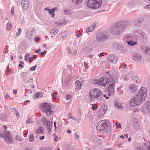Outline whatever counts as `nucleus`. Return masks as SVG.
I'll return each mask as SVG.
<instances>
[{
  "instance_id": "6ab92c4d",
  "label": "nucleus",
  "mask_w": 150,
  "mask_h": 150,
  "mask_svg": "<svg viewBox=\"0 0 150 150\" xmlns=\"http://www.w3.org/2000/svg\"><path fill=\"white\" fill-rule=\"evenodd\" d=\"M144 21V19L142 17H139L137 19L135 20V25L138 26H140L143 23Z\"/></svg>"
},
{
  "instance_id": "4be33fe9",
  "label": "nucleus",
  "mask_w": 150,
  "mask_h": 150,
  "mask_svg": "<svg viewBox=\"0 0 150 150\" xmlns=\"http://www.w3.org/2000/svg\"><path fill=\"white\" fill-rule=\"evenodd\" d=\"M107 83L108 86L110 85H115V81L113 78H108Z\"/></svg>"
},
{
  "instance_id": "8fccbe9b",
  "label": "nucleus",
  "mask_w": 150,
  "mask_h": 150,
  "mask_svg": "<svg viewBox=\"0 0 150 150\" xmlns=\"http://www.w3.org/2000/svg\"><path fill=\"white\" fill-rule=\"evenodd\" d=\"M115 125L118 128L120 129L121 127V126L120 125L118 122H116L115 124Z\"/></svg>"
},
{
  "instance_id": "79ce46f5",
  "label": "nucleus",
  "mask_w": 150,
  "mask_h": 150,
  "mask_svg": "<svg viewBox=\"0 0 150 150\" xmlns=\"http://www.w3.org/2000/svg\"><path fill=\"white\" fill-rule=\"evenodd\" d=\"M21 33V29L20 28H18V32H17L16 33V35L19 36Z\"/></svg>"
},
{
  "instance_id": "6e6552de",
  "label": "nucleus",
  "mask_w": 150,
  "mask_h": 150,
  "mask_svg": "<svg viewBox=\"0 0 150 150\" xmlns=\"http://www.w3.org/2000/svg\"><path fill=\"white\" fill-rule=\"evenodd\" d=\"M134 34L137 38H139L142 41H144L147 38L146 36L145 33L141 30H135L134 32Z\"/></svg>"
},
{
  "instance_id": "4c0bfd02",
  "label": "nucleus",
  "mask_w": 150,
  "mask_h": 150,
  "mask_svg": "<svg viewBox=\"0 0 150 150\" xmlns=\"http://www.w3.org/2000/svg\"><path fill=\"white\" fill-rule=\"evenodd\" d=\"M47 129V130H48V132L50 134L51 132V129H52V125H50V124L49 125H48L46 127Z\"/></svg>"
},
{
  "instance_id": "39448f33",
  "label": "nucleus",
  "mask_w": 150,
  "mask_h": 150,
  "mask_svg": "<svg viewBox=\"0 0 150 150\" xmlns=\"http://www.w3.org/2000/svg\"><path fill=\"white\" fill-rule=\"evenodd\" d=\"M41 110L45 113L47 116L53 115L54 112V111L51 110V105L47 103L41 104Z\"/></svg>"
},
{
  "instance_id": "9b49d317",
  "label": "nucleus",
  "mask_w": 150,
  "mask_h": 150,
  "mask_svg": "<svg viewBox=\"0 0 150 150\" xmlns=\"http://www.w3.org/2000/svg\"><path fill=\"white\" fill-rule=\"evenodd\" d=\"M109 37L107 34L103 33L100 34H97L96 38V40L99 43H102L106 41Z\"/></svg>"
},
{
  "instance_id": "dca6fc26",
  "label": "nucleus",
  "mask_w": 150,
  "mask_h": 150,
  "mask_svg": "<svg viewBox=\"0 0 150 150\" xmlns=\"http://www.w3.org/2000/svg\"><path fill=\"white\" fill-rule=\"evenodd\" d=\"M107 86V89L108 92V95L109 96L113 95L115 91V85H110Z\"/></svg>"
},
{
  "instance_id": "3c124183",
  "label": "nucleus",
  "mask_w": 150,
  "mask_h": 150,
  "mask_svg": "<svg viewBox=\"0 0 150 150\" xmlns=\"http://www.w3.org/2000/svg\"><path fill=\"white\" fill-rule=\"evenodd\" d=\"M14 8H13V7H12L11 8V15L12 16H13L14 15Z\"/></svg>"
},
{
  "instance_id": "5fc2aeb1",
  "label": "nucleus",
  "mask_w": 150,
  "mask_h": 150,
  "mask_svg": "<svg viewBox=\"0 0 150 150\" xmlns=\"http://www.w3.org/2000/svg\"><path fill=\"white\" fill-rule=\"evenodd\" d=\"M132 5H133V3L132 2H130L127 4V5L128 6H129V8L130 7V6H132Z\"/></svg>"
},
{
  "instance_id": "69168bd1",
  "label": "nucleus",
  "mask_w": 150,
  "mask_h": 150,
  "mask_svg": "<svg viewBox=\"0 0 150 150\" xmlns=\"http://www.w3.org/2000/svg\"><path fill=\"white\" fill-rule=\"evenodd\" d=\"M84 66L86 68L87 67H88V64L87 63H86V62H84Z\"/></svg>"
},
{
  "instance_id": "6e6d98bb",
  "label": "nucleus",
  "mask_w": 150,
  "mask_h": 150,
  "mask_svg": "<svg viewBox=\"0 0 150 150\" xmlns=\"http://www.w3.org/2000/svg\"><path fill=\"white\" fill-rule=\"evenodd\" d=\"M67 67L68 69H70V70H71L72 68L71 65H67Z\"/></svg>"
},
{
  "instance_id": "2eb2a0df",
  "label": "nucleus",
  "mask_w": 150,
  "mask_h": 150,
  "mask_svg": "<svg viewBox=\"0 0 150 150\" xmlns=\"http://www.w3.org/2000/svg\"><path fill=\"white\" fill-rule=\"evenodd\" d=\"M21 4L22 8L24 10L28 9L30 6L28 0H22Z\"/></svg>"
},
{
  "instance_id": "473e14b6",
  "label": "nucleus",
  "mask_w": 150,
  "mask_h": 150,
  "mask_svg": "<svg viewBox=\"0 0 150 150\" xmlns=\"http://www.w3.org/2000/svg\"><path fill=\"white\" fill-rule=\"evenodd\" d=\"M6 26L7 30L8 31H9L11 30L12 27V25L11 23L9 22L7 23Z\"/></svg>"
},
{
  "instance_id": "c9c22d12",
  "label": "nucleus",
  "mask_w": 150,
  "mask_h": 150,
  "mask_svg": "<svg viewBox=\"0 0 150 150\" xmlns=\"http://www.w3.org/2000/svg\"><path fill=\"white\" fill-rule=\"evenodd\" d=\"M107 130L105 131V132H107L108 133H110L112 131V129L111 127L110 126H108L107 125Z\"/></svg>"
},
{
  "instance_id": "37998d69",
  "label": "nucleus",
  "mask_w": 150,
  "mask_h": 150,
  "mask_svg": "<svg viewBox=\"0 0 150 150\" xmlns=\"http://www.w3.org/2000/svg\"><path fill=\"white\" fill-rule=\"evenodd\" d=\"M37 67V66L36 65H35V66L31 67L30 68V70L31 71H34L36 69V68Z\"/></svg>"
},
{
  "instance_id": "aec40b11",
  "label": "nucleus",
  "mask_w": 150,
  "mask_h": 150,
  "mask_svg": "<svg viewBox=\"0 0 150 150\" xmlns=\"http://www.w3.org/2000/svg\"><path fill=\"white\" fill-rule=\"evenodd\" d=\"M138 121L137 119H134L133 120V126L135 129H139L140 128V125L138 123Z\"/></svg>"
},
{
  "instance_id": "f704fd0d",
  "label": "nucleus",
  "mask_w": 150,
  "mask_h": 150,
  "mask_svg": "<svg viewBox=\"0 0 150 150\" xmlns=\"http://www.w3.org/2000/svg\"><path fill=\"white\" fill-rule=\"evenodd\" d=\"M73 77H74L73 76L68 75L65 77V79L69 82Z\"/></svg>"
},
{
  "instance_id": "0eeeda50",
  "label": "nucleus",
  "mask_w": 150,
  "mask_h": 150,
  "mask_svg": "<svg viewBox=\"0 0 150 150\" xmlns=\"http://www.w3.org/2000/svg\"><path fill=\"white\" fill-rule=\"evenodd\" d=\"M105 120L100 121L97 124L96 126L97 130L101 132H104L107 130V123L105 122Z\"/></svg>"
},
{
  "instance_id": "4468645a",
  "label": "nucleus",
  "mask_w": 150,
  "mask_h": 150,
  "mask_svg": "<svg viewBox=\"0 0 150 150\" xmlns=\"http://www.w3.org/2000/svg\"><path fill=\"white\" fill-rule=\"evenodd\" d=\"M132 58L135 61L139 62L142 60V57L140 54L135 52L133 53L132 55Z\"/></svg>"
},
{
  "instance_id": "7c9ffc66",
  "label": "nucleus",
  "mask_w": 150,
  "mask_h": 150,
  "mask_svg": "<svg viewBox=\"0 0 150 150\" xmlns=\"http://www.w3.org/2000/svg\"><path fill=\"white\" fill-rule=\"evenodd\" d=\"M58 30L57 29H53L50 31V34L51 35H56L58 32Z\"/></svg>"
},
{
  "instance_id": "338daca9",
  "label": "nucleus",
  "mask_w": 150,
  "mask_h": 150,
  "mask_svg": "<svg viewBox=\"0 0 150 150\" xmlns=\"http://www.w3.org/2000/svg\"><path fill=\"white\" fill-rule=\"evenodd\" d=\"M19 67H21V68H23L24 66L23 65L21 64H19Z\"/></svg>"
},
{
  "instance_id": "13d9d810",
  "label": "nucleus",
  "mask_w": 150,
  "mask_h": 150,
  "mask_svg": "<svg viewBox=\"0 0 150 150\" xmlns=\"http://www.w3.org/2000/svg\"><path fill=\"white\" fill-rule=\"evenodd\" d=\"M9 97V96L8 95H6L5 97V100H8V98Z\"/></svg>"
},
{
  "instance_id": "f8f14e48",
  "label": "nucleus",
  "mask_w": 150,
  "mask_h": 150,
  "mask_svg": "<svg viewBox=\"0 0 150 150\" xmlns=\"http://www.w3.org/2000/svg\"><path fill=\"white\" fill-rule=\"evenodd\" d=\"M107 82V77L105 76H103L100 79H97L96 80V84L104 87L108 86Z\"/></svg>"
},
{
  "instance_id": "f03ea898",
  "label": "nucleus",
  "mask_w": 150,
  "mask_h": 150,
  "mask_svg": "<svg viewBox=\"0 0 150 150\" xmlns=\"http://www.w3.org/2000/svg\"><path fill=\"white\" fill-rule=\"evenodd\" d=\"M129 25V23L123 21L116 23L111 27L110 32L115 35H119L125 31Z\"/></svg>"
},
{
  "instance_id": "c03bdc74",
  "label": "nucleus",
  "mask_w": 150,
  "mask_h": 150,
  "mask_svg": "<svg viewBox=\"0 0 150 150\" xmlns=\"http://www.w3.org/2000/svg\"><path fill=\"white\" fill-rule=\"evenodd\" d=\"M30 54H26L25 55V60L27 61L28 58L30 57Z\"/></svg>"
},
{
  "instance_id": "1a4fd4ad",
  "label": "nucleus",
  "mask_w": 150,
  "mask_h": 150,
  "mask_svg": "<svg viewBox=\"0 0 150 150\" xmlns=\"http://www.w3.org/2000/svg\"><path fill=\"white\" fill-rule=\"evenodd\" d=\"M21 77L25 83L32 82L33 81V78L29 76L28 73L22 72L21 74Z\"/></svg>"
},
{
  "instance_id": "c756f323",
  "label": "nucleus",
  "mask_w": 150,
  "mask_h": 150,
  "mask_svg": "<svg viewBox=\"0 0 150 150\" xmlns=\"http://www.w3.org/2000/svg\"><path fill=\"white\" fill-rule=\"evenodd\" d=\"M127 43L129 45L131 46H134L135 45H136L137 44V42H133L132 40L127 41Z\"/></svg>"
},
{
  "instance_id": "a18cd8bd",
  "label": "nucleus",
  "mask_w": 150,
  "mask_h": 150,
  "mask_svg": "<svg viewBox=\"0 0 150 150\" xmlns=\"http://www.w3.org/2000/svg\"><path fill=\"white\" fill-rule=\"evenodd\" d=\"M92 108L94 110H96L98 108L97 105L95 104L92 105Z\"/></svg>"
},
{
  "instance_id": "de8ad7c7",
  "label": "nucleus",
  "mask_w": 150,
  "mask_h": 150,
  "mask_svg": "<svg viewBox=\"0 0 150 150\" xmlns=\"http://www.w3.org/2000/svg\"><path fill=\"white\" fill-rule=\"evenodd\" d=\"M136 150H145V149L142 146H139L137 148Z\"/></svg>"
},
{
  "instance_id": "2f4dec72",
  "label": "nucleus",
  "mask_w": 150,
  "mask_h": 150,
  "mask_svg": "<svg viewBox=\"0 0 150 150\" xmlns=\"http://www.w3.org/2000/svg\"><path fill=\"white\" fill-rule=\"evenodd\" d=\"M71 1L72 3L76 5H78L80 4L83 0H71Z\"/></svg>"
},
{
  "instance_id": "5701e85b",
  "label": "nucleus",
  "mask_w": 150,
  "mask_h": 150,
  "mask_svg": "<svg viewBox=\"0 0 150 150\" xmlns=\"http://www.w3.org/2000/svg\"><path fill=\"white\" fill-rule=\"evenodd\" d=\"M114 106L115 108H117L122 109L123 108V106L121 105V103L118 101H115L114 104Z\"/></svg>"
},
{
  "instance_id": "a211bd4d",
  "label": "nucleus",
  "mask_w": 150,
  "mask_h": 150,
  "mask_svg": "<svg viewBox=\"0 0 150 150\" xmlns=\"http://www.w3.org/2000/svg\"><path fill=\"white\" fill-rule=\"evenodd\" d=\"M107 60L112 64H115L117 62L116 58L113 54L109 55L108 57Z\"/></svg>"
},
{
  "instance_id": "603ef678",
  "label": "nucleus",
  "mask_w": 150,
  "mask_h": 150,
  "mask_svg": "<svg viewBox=\"0 0 150 150\" xmlns=\"http://www.w3.org/2000/svg\"><path fill=\"white\" fill-rule=\"evenodd\" d=\"M71 97L70 95H68L65 98L66 100H70Z\"/></svg>"
},
{
  "instance_id": "ea45409f",
  "label": "nucleus",
  "mask_w": 150,
  "mask_h": 150,
  "mask_svg": "<svg viewBox=\"0 0 150 150\" xmlns=\"http://www.w3.org/2000/svg\"><path fill=\"white\" fill-rule=\"evenodd\" d=\"M15 139L18 141H21L23 140V138L18 135L16 136L15 138Z\"/></svg>"
},
{
  "instance_id": "58836bf2",
  "label": "nucleus",
  "mask_w": 150,
  "mask_h": 150,
  "mask_svg": "<svg viewBox=\"0 0 150 150\" xmlns=\"http://www.w3.org/2000/svg\"><path fill=\"white\" fill-rule=\"evenodd\" d=\"M57 92H54L52 94V96L53 98L54 99H56L57 98Z\"/></svg>"
},
{
  "instance_id": "bf43d9fd",
  "label": "nucleus",
  "mask_w": 150,
  "mask_h": 150,
  "mask_svg": "<svg viewBox=\"0 0 150 150\" xmlns=\"http://www.w3.org/2000/svg\"><path fill=\"white\" fill-rule=\"evenodd\" d=\"M46 54L45 53V51H42V52L40 53V55L41 56H42L44 54Z\"/></svg>"
},
{
  "instance_id": "864d4df0",
  "label": "nucleus",
  "mask_w": 150,
  "mask_h": 150,
  "mask_svg": "<svg viewBox=\"0 0 150 150\" xmlns=\"http://www.w3.org/2000/svg\"><path fill=\"white\" fill-rule=\"evenodd\" d=\"M68 117L69 118H71V119H73V120L75 119V117H73L71 114L70 113H69V114Z\"/></svg>"
},
{
  "instance_id": "49530a36",
  "label": "nucleus",
  "mask_w": 150,
  "mask_h": 150,
  "mask_svg": "<svg viewBox=\"0 0 150 150\" xmlns=\"http://www.w3.org/2000/svg\"><path fill=\"white\" fill-rule=\"evenodd\" d=\"M12 110L15 112V113H16V115L17 116H19L20 115L19 113L18 112V111L16 110V109L13 108H12Z\"/></svg>"
},
{
  "instance_id": "4d7b16f0",
  "label": "nucleus",
  "mask_w": 150,
  "mask_h": 150,
  "mask_svg": "<svg viewBox=\"0 0 150 150\" xmlns=\"http://www.w3.org/2000/svg\"><path fill=\"white\" fill-rule=\"evenodd\" d=\"M41 50L39 49L38 50H35V52L36 53H39L41 52Z\"/></svg>"
},
{
  "instance_id": "7ed1b4c3",
  "label": "nucleus",
  "mask_w": 150,
  "mask_h": 150,
  "mask_svg": "<svg viewBox=\"0 0 150 150\" xmlns=\"http://www.w3.org/2000/svg\"><path fill=\"white\" fill-rule=\"evenodd\" d=\"M89 94L90 99L92 102H98L102 98L103 93L101 91L97 88L91 90Z\"/></svg>"
},
{
  "instance_id": "ddd939ff",
  "label": "nucleus",
  "mask_w": 150,
  "mask_h": 150,
  "mask_svg": "<svg viewBox=\"0 0 150 150\" xmlns=\"http://www.w3.org/2000/svg\"><path fill=\"white\" fill-rule=\"evenodd\" d=\"M35 31L32 28H29L27 30L26 33V37L28 40H31L33 38L35 35Z\"/></svg>"
},
{
  "instance_id": "a878e982",
  "label": "nucleus",
  "mask_w": 150,
  "mask_h": 150,
  "mask_svg": "<svg viewBox=\"0 0 150 150\" xmlns=\"http://www.w3.org/2000/svg\"><path fill=\"white\" fill-rule=\"evenodd\" d=\"M137 86L135 85H132L130 86V90L132 92H135L137 91Z\"/></svg>"
},
{
  "instance_id": "20e7f679",
  "label": "nucleus",
  "mask_w": 150,
  "mask_h": 150,
  "mask_svg": "<svg viewBox=\"0 0 150 150\" xmlns=\"http://www.w3.org/2000/svg\"><path fill=\"white\" fill-rule=\"evenodd\" d=\"M86 3L88 7L94 9L97 8L101 6L102 1V0H86Z\"/></svg>"
},
{
  "instance_id": "774afa93",
  "label": "nucleus",
  "mask_w": 150,
  "mask_h": 150,
  "mask_svg": "<svg viewBox=\"0 0 150 150\" xmlns=\"http://www.w3.org/2000/svg\"><path fill=\"white\" fill-rule=\"evenodd\" d=\"M33 58H32V57H30L29 58V61L30 62H31L33 60Z\"/></svg>"
},
{
  "instance_id": "bb28decb",
  "label": "nucleus",
  "mask_w": 150,
  "mask_h": 150,
  "mask_svg": "<svg viewBox=\"0 0 150 150\" xmlns=\"http://www.w3.org/2000/svg\"><path fill=\"white\" fill-rule=\"evenodd\" d=\"M43 124L46 126H47L50 125V123L49 121L47 120L45 117H42L41 119Z\"/></svg>"
},
{
  "instance_id": "09e8293b",
  "label": "nucleus",
  "mask_w": 150,
  "mask_h": 150,
  "mask_svg": "<svg viewBox=\"0 0 150 150\" xmlns=\"http://www.w3.org/2000/svg\"><path fill=\"white\" fill-rule=\"evenodd\" d=\"M74 134V138L76 140H77L79 139V136L76 132H75Z\"/></svg>"
},
{
  "instance_id": "c85d7f7f",
  "label": "nucleus",
  "mask_w": 150,
  "mask_h": 150,
  "mask_svg": "<svg viewBox=\"0 0 150 150\" xmlns=\"http://www.w3.org/2000/svg\"><path fill=\"white\" fill-rule=\"evenodd\" d=\"M44 132V130L43 127H40L36 130V133L37 134H42Z\"/></svg>"
},
{
  "instance_id": "9d476101",
  "label": "nucleus",
  "mask_w": 150,
  "mask_h": 150,
  "mask_svg": "<svg viewBox=\"0 0 150 150\" xmlns=\"http://www.w3.org/2000/svg\"><path fill=\"white\" fill-rule=\"evenodd\" d=\"M113 47L114 48L120 51L122 53H124L127 51V48L120 42L114 43L113 44Z\"/></svg>"
},
{
  "instance_id": "cd10ccee",
  "label": "nucleus",
  "mask_w": 150,
  "mask_h": 150,
  "mask_svg": "<svg viewBox=\"0 0 150 150\" xmlns=\"http://www.w3.org/2000/svg\"><path fill=\"white\" fill-rule=\"evenodd\" d=\"M95 27V24H93L91 26L86 28V31L87 32H89L92 31L94 30Z\"/></svg>"
},
{
  "instance_id": "e433bc0d",
  "label": "nucleus",
  "mask_w": 150,
  "mask_h": 150,
  "mask_svg": "<svg viewBox=\"0 0 150 150\" xmlns=\"http://www.w3.org/2000/svg\"><path fill=\"white\" fill-rule=\"evenodd\" d=\"M34 136L33 134H30L29 137V142H32L34 139Z\"/></svg>"
},
{
  "instance_id": "e2e57ef3",
  "label": "nucleus",
  "mask_w": 150,
  "mask_h": 150,
  "mask_svg": "<svg viewBox=\"0 0 150 150\" xmlns=\"http://www.w3.org/2000/svg\"><path fill=\"white\" fill-rule=\"evenodd\" d=\"M45 138V137L44 136H40L39 139L40 140H42L44 139Z\"/></svg>"
},
{
  "instance_id": "423d86ee",
  "label": "nucleus",
  "mask_w": 150,
  "mask_h": 150,
  "mask_svg": "<svg viewBox=\"0 0 150 150\" xmlns=\"http://www.w3.org/2000/svg\"><path fill=\"white\" fill-rule=\"evenodd\" d=\"M0 138H2L7 142L11 144L13 143L12 136L8 131H6L4 133L0 134Z\"/></svg>"
},
{
  "instance_id": "f3484780",
  "label": "nucleus",
  "mask_w": 150,
  "mask_h": 150,
  "mask_svg": "<svg viewBox=\"0 0 150 150\" xmlns=\"http://www.w3.org/2000/svg\"><path fill=\"white\" fill-rule=\"evenodd\" d=\"M106 111V109L104 105L102 106L98 110V116L99 117H102L105 114Z\"/></svg>"
},
{
  "instance_id": "72a5a7b5",
  "label": "nucleus",
  "mask_w": 150,
  "mask_h": 150,
  "mask_svg": "<svg viewBox=\"0 0 150 150\" xmlns=\"http://www.w3.org/2000/svg\"><path fill=\"white\" fill-rule=\"evenodd\" d=\"M132 79L136 83H139L140 82V80L139 78L137 76H134L132 77Z\"/></svg>"
},
{
  "instance_id": "0e129e2a",
  "label": "nucleus",
  "mask_w": 150,
  "mask_h": 150,
  "mask_svg": "<svg viewBox=\"0 0 150 150\" xmlns=\"http://www.w3.org/2000/svg\"><path fill=\"white\" fill-rule=\"evenodd\" d=\"M67 49L68 50V53L70 54L71 53V50L70 49V48L69 47H68L67 48Z\"/></svg>"
},
{
  "instance_id": "a19ab883",
  "label": "nucleus",
  "mask_w": 150,
  "mask_h": 150,
  "mask_svg": "<svg viewBox=\"0 0 150 150\" xmlns=\"http://www.w3.org/2000/svg\"><path fill=\"white\" fill-rule=\"evenodd\" d=\"M34 121L31 118H29L26 121V123L28 124H31L33 123Z\"/></svg>"
},
{
  "instance_id": "680f3d73",
  "label": "nucleus",
  "mask_w": 150,
  "mask_h": 150,
  "mask_svg": "<svg viewBox=\"0 0 150 150\" xmlns=\"http://www.w3.org/2000/svg\"><path fill=\"white\" fill-rule=\"evenodd\" d=\"M128 77L127 76H125L124 77V79L125 80L127 81L128 80Z\"/></svg>"
},
{
  "instance_id": "b1692460",
  "label": "nucleus",
  "mask_w": 150,
  "mask_h": 150,
  "mask_svg": "<svg viewBox=\"0 0 150 150\" xmlns=\"http://www.w3.org/2000/svg\"><path fill=\"white\" fill-rule=\"evenodd\" d=\"M75 84L76 87V88H75L76 90V89L78 90H80L81 88L82 84L81 83L79 80H76L75 82Z\"/></svg>"
},
{
  "instance_id": "052dcab7",
  "label": "nucleus",
  "mask_w": 150,
  "mask_h": 150,
  "mask_svg": "<svg viewBox=\"0 0 150 150\" xmlns=\"http://www.w3.org/2000/svg\"><path fill=\"white\" fill-rule=\"evenodd\" d=\"M54 141L55 142H57L58 140V138L57 137H56L54 138Z\"/></svg>"
},
{
  "instance_id": "412c9836",
  "label": "nucleus",
  "mask_w": 150,
  "mask_h": 150,
  "mask_svg": "<svg viewBox=\"0 0 150 150\" xmlns=\"http://www.w3.org/2000/svg\"><path fill=\"white\" fill-rule=\"evenodd\" d=\"M142 51L148 55H150V47H144L141 48Z\"/></svg>"
},
{
  "instance_id": "393cba45",
  "label": "nucleus",
  "mask_w": 150,
  "mask_h": 150,
  "mask_svg": "<svg viewBox=\"0 0 150 150\" xmlns=\"http://www.w3.org/2000/svg\"><path fill=\"white\" fill-rule=\"evenodd\" d=\"M62 86L64 88H66L69 86V81L65 79L64 80L62 81Z\"/></svg>"
},
{
  "instance_id": "f257e3e1",
  "label": "nucleus",
  "mask_w": 150,
  "mask_h": 150,
  "mask_svg": "<svg viewBox=\"0 0 150 150\" xmlns=\"http://www.w3.org/2000/svg\"><path fill=\"white\" fill-rule=\"evenodd\" d=\"M147 89L146 88L142 87L139 90L135 97L132 98L129 101L130 105L133 107L139 105L145 100L146 95Z\"/></svg>"
}]
</instances>
